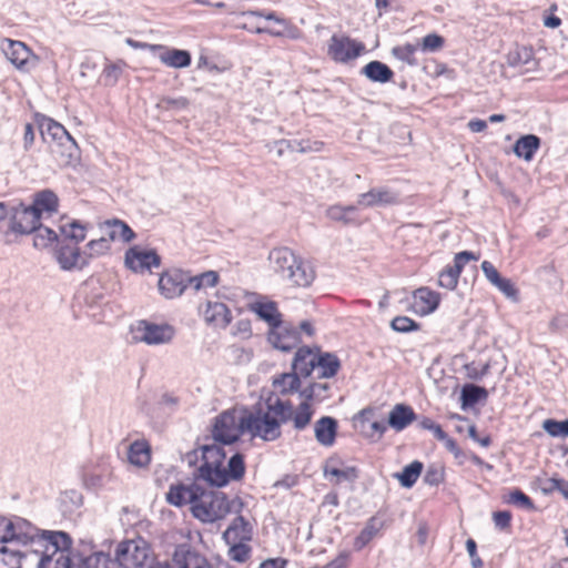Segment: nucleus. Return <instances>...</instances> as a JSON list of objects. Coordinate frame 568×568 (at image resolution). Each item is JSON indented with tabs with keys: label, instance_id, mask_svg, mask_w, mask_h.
Returning a JSON list of instances; mask_svg holds the SVG:
<instances>
[{
	"label": "nucleus",
	"instance_id": "obj_1",
	"mask_svg": "<svg viewBox=\"0 0 568 568\" xmlns=\"http://www.w3.org/2000/svg\"><path fill=\"white\" fill-rule=\"evenodd\" d=\"M166 500L176 507L190 505L192 516L204 524L221 520L232 511L239 513L243 506L240 499H229L224 493L199 481L172 485Z\"/></svg>",
	"mask_w": 568,
	"mask_h": 568
},
{
	"label": "nucleus",
	"instance_id": "obj_2",
	"mask_svg": "<svg viewBox=\"0 0 568 568\" xmlns=\"http://www.w3.org/2000/svg\"><path fill=\"white\" fill-rule=\"evenodd\" d=\"M268 261L274 273L293 286L307 287L315 278L313 266L287 247L272 250Z\"/></svg>",
	"mask_w": 568,
	"mask_h": 568
},
{
	"label": "nucleus",
	"instance_id": "obj_3",
	"mask_svg": "<svg viewBox=\"0 0 568 568\" xmlns=\"http://www.w3.org/2000/svg\"><path fill=\"white\" fill-rule=\"evenodd\" d=\"M267 409L265 412L258 410L256 413L245 410V427L246 433L252 437H260L263 440L272 442L281 436L280 416L273 410L275 407V399L270 398L266 403Z\"/></svg>",
	"mask_w": 568,
	"mask_h": 568
},
{
	"label": "nucleus",
	"instance_id": "obj_4",
	"mask_svg": "<svg viewBox=\"0 0 568 568\" xmlns=\"http://www.w3.org/2000/svg\"><path fill=\"white\" fill-rule=\"evenodd\" d=\"M114 561L123 568H152L154 557L148 541L139 537L121 541Z\"/></svg>",
	"mask_w": 568,
	"mask_h": 568
},
{
	"label": "nucleus",
	"instance_id": "obj_5",
	"mask_svg": "<svg viewBox=\"0 0 568 568\" xmlns=\"http://www.w3.org/2000/svg\"><path fill=\"white\" fill-rule=\"evenodd\" d=\"M223 444L214 442L202 447V465L199 468V477L212 487L226 485V477L221 468L224 465L226 452Z\"/></svg>",
	"mask_w": 568,
	"mask_h": 568
},
{
	"label": "nucleus",
	"instance_id": "obj_6",
	"mask_svg": "<svg viewBox=\"0 0 568 568\" xmlns=\"http://www.w3.org/2000/svg\"><path fill=\"white\" fill-rule=\"evenodd\" d=\"M245 432V410L231 409L215 417L212 437L214 442L231 445Z\"/></svg>",
	"mask_w": 568,
	"mask_h": 568
},
{
	"label": "nucleus",
	"instance_id": "obj_7",
	"mask_svg": "<svg viewBox=\"0 0 568 568\" xmlns=\"http://www.w3.org/2000/svg\"><path fill=\"white\" fill-rule=\"evenodd\" d=\"M241 17L243 18H264L267 21H273L277 27H262L256 26L254 29L248 28L246 24H241L240 27L242 29H245L253 33H267L272 37L276 38H288L292 40H298L302 38V31L294 26L291 21L278 17L275 12H264V11H245L241 13Z\"/></svg>",
	"mask_w": 568,
	"mask_h": 568
},
{
	"label": "nucleus",
	"instance_id": "obj_8",
	"mask_svg": "<svg viewBox=\"0 0 568 568\" xmlns=\"http://www.w3.org/2000/svg\"><path fill=\"white\" fill-rule=\"evenodd\" d=\"M33 545H37L34 552L40 554L38 567L47 568L58 551L67 550L71 546V539L63 531L44 530Z\"/></svg>",
	"mask_w": 568,
	"mask_h": 568
},
{
	"label": "nucleus",
	"instance_id": "obj_9",
	"mask_svg": "<svg viewBox=\"0 0 568 568\" xmlns=\"http://www.w3.org/2000/svg\"><path fill=\"white\" fill-rule=\"evenodd\" d=\"M175 335V329L169 324H155L149 321H139L132 326V338L146 345H163L170 343Z\"/></svg>",
	"mask_w": 568,
	"mask_h": 568
},
{
	"label": "nucleus",
	"instance_id": "obj_10",
	"mask_svg": "<svg viewBox=\"0 0 568 568\" xmlns=\"http://www.w3.org/2000/svg\"><path fill=\"white\" fill-rule=\"evenodd\" d=\"M273 410L280 416L282 423L293 422V426L297 430H302L308 426L312 420L314 410L311 408V404L303 400L296 409L288 400H282L275 398V407Z\"/></svg>",
	"mask_w": 568,
	"mask_h": 568
},
{
	"label": "nucleus",
	"instance_id": "obj_11",
	"mask_svg": "<svg viewBox=\"0 0 568 568\" xmlns=\"http://www.w3.org/2000/svg\"><path fill=\"white\" fill-rule=\"evenodd\" d=\"M9 230L16 234H31L40 223V215L37 210L23 204L8 207Z\"/></svg>",
	"mask_w": 568,
	"mask_h": 568
},
{
	"label": "nucleus",
	"instance_id": "obj_12",
	"mask_svg": "<svg viewBox=\"0 0 568 568\" xmlns=\"http://www.w3.org/2000/svg\"><path fill=\"white\" fill-rule=\"evenodd\" d=\"M1 49L8 60L20 71L29 72L38 64V57L21 41L6 39Z\"/></svg>",
	"mask_w": 568,
	"mask_h": 568
},
{
	"label": "nucleus",
	"instance_id": "obj_13",
	"mask_svg": "<svg viewBox=\"0 0 568 568\" xmlns=\"http://www.w3.org/2000/svg\"><path fill=\"white\" fill-rule=\"evenodd\" d=\"M364 50L365 45L362 42L346 36L334 34L328 43V55L337 62H347L356 59Z\"/></svg>",
	"mask_w": 568,
	"mask_h": 568
},
{
	"label": "nucleus",
	"instance_id": "obj_14",
	"mask_svg": "<svg viewBox=\"0 0 568 568\" xmlns=\"http://www.w3.org/2000/svg\"><path fill=\"white\" fill-rule=\"evenodd\" d=\"M267 339L274 348L290 352L301 343V333L292 324L282 322L268 331Z\"/></svg>",
	"mask_w": 568,
	"mask_h": 568
},
{
	"label": "nucleus",
	"instance_id": "obj_15",
	"mask_svg": "<svg viewBox=\"0 0 568 568\" xmlns=\"http://www.w3.org/2000/svg\"><path fill=\"white\" fill-rule=\"evenodd\" d=\"M124 262L133 272H144L151 271L152 267H159L161 258L154 250L133 246L126 251Z\"/></svg>",
	"mask_w": 568,
	"mask_h": 568
},
{
	"label": "nucleus",
	"instance_id": "obj_16",
	"mask_svg": "<svg viewBox=\"0 0 568 568\" xmlns=\"http://www.w3.org/2000/svg\"><path fill=\"white\" fill-rule=\"evenodd\" d=\"M399 203V193L388 186H377L362 193L357 199L359 207L389 206Z\"/></svg>",
	"mask_w": 568,
	"mask_h": 568
},
{
	"label": "nucleus",
	"instance_id": "obj_17",
	"mask_svg": "<svg viewBox=\"0 0 568 568\" xmlns=\"http://www.w3.org/2000/svg\"><path fill=\"white\" fill-rule=\"evenodd\" d=\"M159 291L165 298L180 296L189 286V274L181 270L164 272L159 280Z\"/></svg>",
	"mask_w": 568,
	"mask_h": 568
},
{
	"label": "nucleus",
	"instance_id": "obj_18",
	"mask_svg": "<svg viewBox=\"0 0 568 568\" xmlns=\"http://www.w3.org/2000/svg\"><path fill=\"white\" fill-rule=\"evenodd\" d=\"M173 561L175 568H213L203 555L186 544L176 547Z\"/></svg>",
	"mask_w": 568,
	"mask_h": 568
},
{
	"label": "nucleus",
	"instance_id": "obj_19",
	"mask_svg": "<svg viewBox=\"0 0 568 568\" xmlns=\"http://www.w3.org/2000/svg\"><path fill=\"white\" fill-rule=\"evenodd\" d=\"M150 52L156 55L168 67L181 69L191 63V54L186 50L171 49L165 45L150 47Z\"/></svg>",
	"mask_w": 568,
	"mask_h": 568
},
{
	"label": "nucleus",
	"instance_id": "obj_20",
	"mask_svg": "<svg viewBox=\"0 0 568 568\" xmlns=\"http://www.w3.org/2000/svg\"><path fill=\"white\" fill-rule=\"evenodd\" d=\"M64 568H119V566L108 555L94 552L87 557L73 555L67 559Z\"/></svg>",
	"mask_w": 568,
	"mask_h": 568
},
{
	"label": "nucleus",
	"instance_id": "obj_21",
	"mask_svg": "<svg viewBox=\"0 0 568 568\" xmlns=\"http://www.w3.org/2000/svg\"><path fill=\"white\" fill-rule=\"evenodd\" d=\"M507 63L521 73H528L537 69L538 62L532 50L527 47H516L507 54Z\"/></svg>",
	"mask_w": 568,
	"mask_h": 568
},
{
	"label": "nucleus",
	"instance_id": "obj_22",
	"mask_svg": "<svg viewBox=\"0 0 568 568\" xmlns=\"http://www.w3.org/2000/svg\"><path fill=\"white\" fill-rule=\"evenodd\" d=\"M11 527L12 535L10 536L13 544L17 545H33L40 536L38 529L31 523L21 517L11 519Z\"/></svg>",
	"mask_w": 568,
	"mask_h": 568
},
{
	"label": "nucleus",
	"instance_id": "obj_23",
	"mask_svg": "<svg viewBox=\"0 0 568 568\" xmlns=\"http://www.w3.org/2000/svg\"><path fill=\"white\" fill-rule=\"evenodd\" d=\"M317 348L301 347L294 355L292 371L301 377H308L316 367Z\"/></svg>",
	"mask_w": 568,
	"mask_h": 568
},
{
	"label": "nucleus",
	"instance_id": "obj_24",
	"mask_svg": "<svg viewBox=\"0 0 568 568\" xmlns=\"http://www.w3.org/2000/svg\"><path fill=\"white\" fill-rule=\"evenodd\" d=\"M252 526L250 523L243 516H237L223 532V539L226 544L248 542L252 539Z\"/></svg>",
	"mask_w": 568,
	"mask_h": 568
},
{
	"label": "nucleus",
	"instance_id": "obj_25",
	"mask_svg": "<svg viewBox=\"0 0 568 568\" xmlns=\"http://www.w3.org/2000/svg\"><path fill=\"white\" fill-rule=\"evenodd\" d=\"M314 434L322 446H333L337 434V420L329 416L321 417L314 425Z\"/></svg>",
	"mask_w": 568,
	"mask_h": 568
},
{
	"label": "nucleus",
	"instance_id": "obj_26",
	"mask_svg": "<svg viewBox=\"0 0 568 568\" xmlns=\"http://www.w3.org/2000/svg\"><path fill=\"white\" fill-rule=\"evenodd\" d=\"M250 310L254 312L258 318L266 322L270 329L282 323V314L280 313L275 302L256 301L251 303Z\"/></svg>",
	"mask_w": 568,
	"mask_h": 568
},
{
	"label": "nucleus",
	"instance_id": "obj_27",
	"mask_svg": "<svg viewBox=\"0 0 568 568\" xmlns=\"http://www.w3.org/2000/svg\"><path fill=\"white\" fill-rule=\"evenodd\" d=\"M341 368V362L335 354L322 353L317 351L316 373L317 378H331L334 377Z\"/></svg>",
	"mask_w": 568,
	"mask_h": 568
},
{
	"label": "nucleus",
	"instance_id": "obj_28",
	"mask_svg": "<svg viewBox=\"0 0 568 568\" xmlns=\"http://www.w3.org/2000/svg\"><path fill=\"white\" fill-rule=\"evenodd\" d=\"M204 318L217 327H226L231 320V312L227 306L220 302H207L204 310Z\"/></svg>",
	"mask_w": 568,
	"mask_h": 568
},
{
	"label": "nucleus",
	"instance_id": "obj_29",
	"mask_svg": "<svg viewBox=\"0 0 568 568\" xmlns=\"http://www.w3.org/2000/svg\"><path fill=\"white\" fill-rule=\"evenodd\" d=\"M416 418L412 407L396 404L388 415V425L397 432L405 429Z\"/></svg>",
	"mask_w": 568,
	"mask_h": 568
},
{
	"label": "nucleus",
	"instance_id": "obj_30",
	"mask_svg": "<svg viewBox=\"0 0 568 568\" xmlns=\"http://www.w3.org/2000/svg\"><path fill=\"white\" fill-rule=\"evenodd\" d=\"M102 232L110 239V241L122 240L128 243L131 242L135 234L131 227L121 220H109L102 225Z\"/></svg>",
	"mask_w": 568,
	"mask_h": 568
},
{
	"label": "nucleus",
	"instance_id": "obj_31",
	"mask_svg": "<svg viewBox=\"0 0 568 568\" xmlns=\"http://www.w3.org/2000/svg\"><path fill=\"white\" fill-rule=\"evenodd\" d=\"M58 262L63 270H72L74 267L82 268L87 265V261L82 258L79 247L62 246L57 254Z\"/></svg>",
	"mask_w": 568,
	"mask_h": 568
},
{
	"label": "nucleus",
	"instance_id": "obj_32",
	"mask_svg": "<svg viewBox=\"0 0 568 568\" xmlns=\"http://www.w3.org/2000/svg\"><path fill=\"white\" fill-rule=\"evenodd\" d=\"M301 397L311 403H322L331 397V384L328 382H315L300 392Z\"/></svg>",
	"mask_w": 568,
	"mask_h": 568
},
{
	"label": "nucleus",
	"instance_id": "obj_33",
	"mask_svg": "<svg viewBox=\"0 0 568 568\" xmlns=\"http://www.w3.org/2000/svg\"><path fill=\"white\" fill-rule=\"evenodd\" d=\"M362 74L373 82L385 83L390 81L394 73L388 65L381 61H371L363 69Z\"/></svg>",
	"mask_w": 568,
	"mask_h": 568
},
{
	"label": "nucleus",
	"instance_id": "obj_34",
	"mask_svg": "<svg viewBox=\"0 0 568 568\" xmlns=\"http://www.w3.org/2000/svg\"><path fill=\"white\" fill-rule=\"evenodd\" d=\"M128 460L136 467H145L151 460L150 446L144 440H135L129 446Z\"/></svg>",
	"mask_w": 568,
	"mask_h": 568
},
{
	"label": "nucleus",
	"instance_id": "obj_35",
	"mask_svg": "<svg viewBox=\"0 0 568 568\" xmlns=\"http://www.w3.org/2000/svg\"><path fill=\"white\" fill-rule=\"evenodd\" d=\"M539 146L540 139L537 135L527 134L516 141L514 145V152L518 158L530 161Z\"/></svg>",
	"mask_w": 568,
	"mask_h": 568
},
{
	"label": "nucleus",
	"instance_id": "obj_36",
	"mask_svg": "<svg viewBox=\"0 0 568 568\" xmlns=\"http://www.w3.org/2000/svg\"><path fill=\"white\" fill-rule=\"evenodd\" d=\"M31 207L36 209L40 216L42 212L53 213L58 210V196L50 190L38 192Z\"/></svg>",
	"mask_w": 568,
	"mask_h": 568
},
{
	"label": "nucleus",
	"instance_id": "obj_37",
	"mask_svg": "<svg viewBox=\"0 0 568 568\" xmlns=\"http://www.w3.org/2000/svg\"><path fill=\"white\" fill-rule=\"evenodd\" d=\"M273 385L283 395L293 394L301 387V376L293 371L284 373L274 379Z\"/></svg>",
	"mask_w": 568,
	"mask_h": 568
},
{
	"label": "nucleus",
	"instance_id": "obj_38",
	"mask_svg": "<svg viewBox=\"0 0 568 568\" xmlns=\"http://www.w3.org/2000/svg\"><path fill=\"white\" fill-rule=\"evenodd\" d=\"M357 210L356 205H341V204H334L327 207L325 211V215L335 222H341L344 225H348L354 222V220L351 217V214L354 213Z\"/></svg>",
	"mask_w": 568,
	"mask_h": 568
},
{
	"label": "nucleus",
	"instance_id": "obj_39",
	"mask_svg": "<svg viewBox=\"0 0 568 568\" xmlns=\"http://www.w3.org/2000/svg\"><path fill=\"white\" fill-rule=\"evenodd\" d=\"M488 393L484 387L474 384H467L462 389V407L465 409L469 406H473L479 400L485 399Z\"/></svg>",
	"mask_w": 568,
	"mask_h": 568
},
{
	"label": "nucleus",
	"instance_id": "obj_40",
	"mask_svg": "<svg viewBox=\"0 0 568 568\" xmlns=\"http://www.w3.org/2000/svg\"><path fill=\"white\" fill-rule=\"evenodd\" d=\"M423 470V463L414 460L406 465L400 474H396L400 485L410 488L418 479Z\"/></svg>",
	"mask_w": 568,
	"mask_h": 568
},
{
	"label": "nucleus",
	"instance_id": "obj_41",
	"mask_svg": "<svg viewBox=\"0 0 568 568\" xmlns=\"http://www.w3.org/2000/svg\"><path fill=\"white\" fill-rule=\"evenodd\" d=\"M418 49V44L405 43L394 47L392 49V54L395 59L405 62L408 65L415 67L418 64V60L416 58V52Z\"/></svg>",
	"mask_w": 568,
	"mask_h": 568
},
{
	"label": "nucleus",
	"instance_id": "obj_42",
	"mask_svg": "<svg viewBox=\"0 0 568 568\" xmlns=\"http://www.w3.org/2000/svg\"><path fill=\"white\" fill-rule=\"evenodd\" d=\"M416 301L423 303L422 311L424 313L434 312L439 304V295L436 292L430 291L427 287H420L414 292Z\"/></svg>",
	"mask_w": 568,
	"mask_h": 568
},
{
	"label": "nucleus",
	"instance_id": "obj_43",
	"mask_svg": "<svg viewBox=\"0 0 568 568\" xmlns=\"http://www.w3.org/2000/svg\"><path fill=\"white\" fill-rule=\"evenodd\" d=\"M221 471L224 473L225 477H226V484L233 479V480H239L243 477L244 475V471H245V466H244V459H243V456L241 454H234L229 463H227V468H225L224 466L221 468Z\"/></svg>",
	"mask_w": 568,
	"mask_h": 568
},
{
	"label": "nucleus",
	"instance_id": "obj_44",
	"mask_svg": "<svg viewBox=\"0 0 568 568\" xmlns=\"http://www.w3.org/2000/svg\"><path fill=\"white\" fill-rule=\"evenodd\" d=\"M379 527L376 519L371 518L365 527L362 529L359 535L354 540V548L356 550L363 549L378 532Z\"/></svg>",
	"mask_w": 568,
	"mask_h": 568
},
{
	"label": "nucleus",
	"instance_id": "obj_45",
	"mask_svg": "<svg viewBox=\"0 0 568 568\" xmlns=\"http://www.w3.org/2000/svg\"><path fill=\"white\" fill-rule=\"evenodd\" d=\"M219 275L214 271H207L196 276L189 275V286L194 291H200L206 287H213L217 284Z\"/></svg>",
	"mask_w": 568,
	"mask_h": 568
},
{
	"label": "nucleus",
	"instance_id": "obj_46",
	"mask_svg": "<svg viewBox=\"0 0 568 568\" xmlns=\"http://www.w3.org/2000/svg\"><path fill=\"white\" fill-rule=\"evenodd\" d=\"M33 245L37 248H44L58 239L57 233L49 227H43L41 222L39 223V226H37V230L33 231Z\"/></svg>",
	"mask_w": 568,
	"mask_h": 568
},
{
	"label": "nucleus",
	"instance_id": "obj_47",
	"mask_svg": "<svg viewBox=\"0 0 568 568\" xmlns=\"http://www.w3.org/2000/svg\"><path fill=\"white\" fill-rule=\"evenodd\" d=\"M227 556L236 562H245L251 557V547L247 542H229Z\"/></svg>",
	"mask_w": 568,
	"mask_h": 568
},
{
	"label": "nucleus",
	"instance_id": "obj_48",
	"mask_svg": "<svg viewBox=\"0 0 568 568\" xmlns=\"http://www.w3.org/2000/svg\"><path fill=\"white\" fill-rule=\"evenodd\" d=\"M22 554L18 549L0 546V559L9 568H20Z\"/></svg>",
	"mask_w": 568,
	"mask_h": 568
},
{
	"label": "nucleus",
	"instance_id": "obj_49",
	"mask_svg": "<svg viewBox=\"0 0 568 568\" xmlns=\"http://www.w3.org/2000/svg\"><path fill=\"white\" fill-rule=\"evenodd\" d=\"M325 476L336 477V483L341 481H354L358 478V470L356 467H346L344 469L335 468V467H326Z\"/></svg>",
	"mask_w": 568,
	"mask_h": 568
},
{
	"label": "nucleus",
	"instance_id": "obj_50",
	"mask_svg": "<svg viewBox=\"0 0 568 568\" xmlns=\"http://www.w3.org/2000/svg\"><path fill=\"white\" fill-rule=\"evenodd\" d=\"M60 231L65 237L74 240L77 243L85 239V226L78 221L61 225Z\"/></svg>",
	"mask_w": 568,
	"mask_h": 568
},
{
	"label": "nucleus",
	"instance_id": "obj_51",
	"mask_svg": "<svg viewBox=\"0 0 568 568\" xmlns=\"http://www.w3.org/2000/svg\"><path fill=\"white\" fill-rule=\"evenodd\" d=\"M542 428L554 437H567L568 436V419L558 422L555 419H546L542 423Z\"/></svg>",
	"mask_w": 568,
	"mask_h": 568
},
{
	"label": "nucleus",
	"instance_id": "obj_52",
	"mask_svg": "<svg viewBox=\"0 0 568 568\" xmlns=\"http://www.w3.org/2000/svg\"><path fill=\"white\" fill-rule=\"evenodd\" d=\"M102 236L97 240H91L87 244V248L89 250L90 256H99L108 253L110 251V239L102 232Z\"/></svg>",
	"mask_w": 568,
	"mask_h": 568
},
{
	"label": "nucleus",
	"instance_id": "obj_53",
	"mask_svg": "<svg viewBox=\"0 0 568 568\" xmlns=\"http://www.w3.org/2000/svg\"><path fill=\"white\" fill-rule=\"evenodd\" d=\"M459 276V273L447 266L439 274L438 285L447 290H454L457 286Z\"/></svg>",
	"mask_w": 568,
	"mask_h": 568
},
{
	"label": "nucleus",
	"instance_id": "obj_54",
	"mask_svg": "<svg viewBox=\"0 0 568 568\" xmlns=\"http://www.w3.org/2000/svg\"><path fill=\"white\" fill-rule=\"evenodd\" d=\"M444 480V469L437 465L428 466L424 481L429 486H438Z\"/></svg>",
	"mask_w": 568,
	"mask_h": 568
},
{
	"label": "nucleus",
	"instance_id": "obj_55",
	"mask_svg": "<svg viewBox=\"0 0 568 568\" xmlns=\"http://www.w3.org/2000/svg\"><path fill=\"white\" fill-rule=\"evenodd\" d=\"M390 326L394 331L400 333H407L417 328L416 322L407 316L395 317L392 321Z\"/></svg>",
	"mask_w": 568,
	"mask_h": 568
},
{
	"label": "nucleus",
	"instance_id": "obj_56",
	"mask_svg": "<svg viewBox=\"0 0 568 568\" xmlns=\"http://www.w3.org/2000/svg\"><path fill=\"white\" fill-rule=\"evenodd\" d=\"M443 45H444L443 37L438 36L436 33L427 34L426 37H424L423 44H422L423 50L429 51V52H435V51L439 50Z\"/></svg>",
	"mask_w": 568,
	"mask_h": 568
},
{
	"label": "nucleus",
	"instance_id": "obj_57",
	"mask_svg": "<svg viewBox=\"0 0 568 568\" xmlns=\"http://www.w3.org/2000/svg\"><path fill=\"white\" fill-rule=\"evenodd\" d=\"M509 503L518 505L526 509H534L532 500L519 489H515L509 495Z\"/></svg>",
	"mask_w": 568,
	"mask_h": 568
},
{
	"label": "nucleus",
	"instance_id": "obj_58",
	"mask_svg": "<svg viewBox=\"0 0 568 568\" xmlns=\"http://www.w3.org/2000/svg\"><path fill=\"white\" fill-rule=\"evenodd\" d=\"M11 528V519L0 516V546L13 544Z\"/></svg>",
	"mask_w": 568,
	"mask_h": 568
},
{
	"label": "nucleus",
	"instance_id": "obj_59",
	"mask_svg": "<svg viewBox=\"0 0 568 568\" xmlns=\"http://www.w3.org/2000/svg\"><path fill=\"white\" fill-rule=\"evenodd\" d=\"M277 148V155L281 156L284 152V146L287 148V149H291L292 151H298V152H307V151H311L313 150L308 144L307 145H303L302 143H296V142H291V141H285V140H281L278 142L275 143Z\"/></svg>",
	"mask_w": 568,
	"mask_h": 568
},
{
	"label": "nucleus",
	"instance_id": "obj_60",
	"mask_svg": "<svg viewBox=\"0 0 568 568\" xmlns=\"http://www.w3.org/2000/svg\"><path fill=\"white\" fill-rule=\"evenodd\" d=\"M466 549L470 557L473 568H481L483 560L477 555V545L474 539L469 538L466 540Z\"/></svg>",
	"mask_w": 568,
	"mask_h": 568
},
{
	"label": "nucleus",
	"instance_id": "obj_61",
	"mask_svg": "<svg viewBox=\"0 0 568 568\" xmlns=\"http://www.w3.org/2000/svg\"><path fill=\"white\" fill-rule=\"evenodd\" d=\"M493 520L497 528L506 529L510 526L511 515L509 511H496L493 514Z\"/></svg>",
	"mask_w": 568,
	"mask_h": 568
},
{
	"label": "nucleus",
	"instance_id": "obj_62",
	"mask_svg": "<svg viewBox=\"0 0 568 568\" xmlns=\"http://www.w3.org/2000/svg\"><path fill=\"white\" fill-rule=\"evenodd\" d=\"M481 271L484 272L486 278L494 285L500 280V274L497 268L488 261H484L481 263Z\"/></svg>",
	"mask_w": 568,
	"mask_h": 568
},
{
	"label": "nucleus",
	"instance_id": "obj_63",
	"mask_svg": "<svg viewBox=\"0 0 568 568\" xmlns=\"http://www.w3.org/2000/svg\"><path fill=\"white\" fill-rule=\"evenodd\" d=\"M349 559L347 551H342L335 559L321 568H346Z\"/></svg>",
	"mask_w": 568,
	"mask_h": 568
},
{
	"label": "nucleus",
	"instance_id": "obj_64",
	"mask_svg": "<svg viewBox=\"0 0 568 568\" xmlns=\"http://www.w3.org/2000/svg\"><path fill=\"white\" fill-rule=\"evenodd\" d=\"M349 559L347 551H342L335 559L321 568H346Z\"/></svg>",
	"mask_w": 568,
	"mask_h": 568
}]
</instances>
